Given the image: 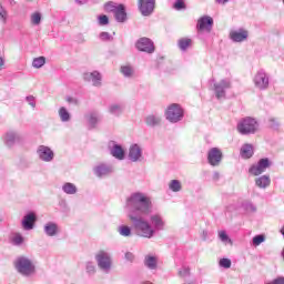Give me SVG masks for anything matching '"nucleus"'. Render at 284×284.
<instances>
[{"instance_id":"obj_1","label":"nucleus","mask_w":284,"mask_h":284,"mask_svg":"<svg viewBox=\"0 0 284 284\" xmlns=\"http://www.w3.org/2000/svg\"><path fill=\"white\" fill-rule=\"evenodd\" d=\"M125 207L133 227L135 225H148L144 216H150L152 212V199L148 194L143 192L132 193L126 199Z\"/></svg>"},{"instance_id":"obj_2","label":"nucleus","mask_w":284,"mask_h":284,"mask_svg":"<svg viewBox=\"0 0 284 284\" xmlns=\"http://www.w3.org/2000/svg\"><path fill=\"white\" fill-rule=\"evenodd\" d=\"M144 224H139L133 226V230L138 236H142V239H152L156 232H163L165 230V220L161 214L155 213L150 216V222L144 219Z\"/></svg>"},{"instance_id":"obj_3","label":"nucleus","mask_w":284,"mask_h":284,"mask_svg":"<svg viewBox=\"0 0 284 284\" xmlns=\"http://www.w3.org/2000/svg\"><path fill=\"white\" fill-rule=\"evenodd\" d=\"M14 265L16 270L19 272V274H22V276H32V274L36 272L34 264L26 256L18 257Z\"/></svg>"},{"instance_id":"obj_4","label":"nucleus","mask_w":284,"mask_h":284,"mask_svg":"<svg viewBox=\"0 0 284 284\" xmlns=\"http://www.w3.org/2000/svg\"><path fill=\"white\" fill-rule=\"evenodd\" d=\"M258 130V122L254 118H244L237 123L240 134H254Z\"/></svg>"},{"instance_id":"obj_5","label":"nucleus","mask_w":284,"mask_h":284,"mask_svg":"<svg viewBox=\"0 0 284 284\" xmlns=\"http://www.w3.org/2000/svg\"><path fill=\"white\" fill-rule=\"evenodd\" d=\"M232 88V81L230 79H222L220 82L213 80V90L215 98L221 100L225 99L227 90Z\"/></svg>"},{"instance_id":"obj_6","label":"nucleus","mask_w":284,"mask_h":284,"mask_svg":"<svg viewBox=\"0 0 284 284\" xmlns=\"http://www.w3.org/2000/svg\"><path fill=\"white\" fill-rule=\"evenodd\" d=\"M253 83L257 90H267L270 88V75L265 70L260 69L253 78Z\"/></svg>"},{"instance_id":"obj_7","label":"nucleus","mask_w":284,"mask_h":284,"mask_svg":"<svg viewBox=\"0 0 284 284\" xmlns=\"http://www.w3.org/2000/svg\"><path fill=\"white\" fill-rule=\"evenodd\" d=\"M166 119L171 123H179L183 119V109L179 104H172L166 110Z\"/></svg>"},{"instance_id":"obj_8","label":"nucleus","mask_w":284,"mask_h":284,"mask_svg":"<svg viewBox=\"0 0 284 284\" xmlns=\"http://www.w3.org/2000/svg\"><path fill=\"white\" fill-rule=\"evenodd\" d=\"M98 266L103 272H110V268L112 267V257H110V253L100 251L97 256Z\"/></svg>"},{"instance_id":"obj_9","label":"nucleus","mask_w":284,"mask_h":284,"mask_svg":"<svg viewBox=\"0 0 284 284\" xmlns=\"http://www.w3.org/2000/svg\"><path fill=\"white\" fill-rule=\"evenodd\" d=\"M156 0H139L138 8L142 17H150L154 12Z\"/></svg>"},{"instance_id":"obj_10","label":"nucleus","mask_w":284,"mask_h":284,"mask_svg":"<svg viewBox=\"0 0 284 284\" xmlns=\"http://www.w3.org/2000/svg\"><path fill=\"white\" fill-rule=\"evenodd\" d=\"M272 165V162H270V159L264 158L261 159L256 164H253L250 169L248 172L250 174H253V176H260V174H263L267 168Z\"/></svg>"},{"instance_id":"obj_11","label":"nucleus","mask_w":284,"mask_h":284,"mask_svg":"<svg viewBox=\"0 0 284 284\" xmlns=\"http://www.w3.org/2000/svg\"><path fill=\"white\" fill-rule=\"evenodd\" d=\"M221 161H223V152L219 148H212L207 152V162L216 168L221 165Z\"/></svg>"},{"instance_id":"obj_12","label":"nucleus","mask_w":284,"mask_h":284,"mask_svg":"<svg viewBox=\"0 0 284 284\" xmlns=\"http://www.w3.org/2000/svg\"><path fill=\"white\" fill-rule=\"evenodd\" d=\"M214 26V19L210 16H203L197 20V30L212 32V27Z\"/></svg>"},{"instance_id":"obj_13","label":"nucleus","mask_w":284,"mask_h":284,"mask_svg":"<svg viewBox=\"0 0 284 284\" xmlns=\"http://www.w3.org/2000/svg\"><path fill=\"white\" fill-rule=\"evenodd\" d=\"M37 152L39 159L45 163H50L54 159V152L49 146L40 145Z\"/></svg>"},{"instance_id":"obj_14","label":"nucleus","mask_w":284,"mask_h":284,"mask_svg":"<svg viewBox=\"0 0 284 284\" xmlns=\"http://www.w3.org/2000/svg\"><path fill=\"white\" fill-rule=\"evenodd\" d=\"M135 45L140 52H148L149 54L154 52V43L149 38H141Z\"/></svg>"},{"instance_id":"obj_15","label":"nucleus","mask_w":284,"mask_h":284,"mask_svg":"<svg viewBox=\"0 0 284 284\" xmlns=\"http://www.w3.org/2000/svg\"><path fill=\"white\" fill-rule=\"evenodd\" d=\"M84 81H88L89 83H92L95 88H99L101 85L102 77L99 71L93 72H87L84 73Z\"/></svg>"},{"instance_id":"obj_16","label":"nucleus","mask_w":284,"mask_h":284,"mask_svg":"<svg viewBox=\"0 0 284 284\" xmlns=\"http://www.w3.org/2000/svg\"><path fill=\"white\" fill-rule=\"evenodd\" d=\"M141 156H143V151L141 150V146H139V144L131 145L129 150V160L133 163H136V161L141 160Z\"/></svg>"},{"instance_id":"obj_17","label":"nucleus","mask_w":284,"mask_h":284,"mask_svg":"<svg viewBox=\"0 0 284 284\" xmlns=\"http://www.w3.org/2000/svg\"><path fill=\"white\" fill-rule=\"evenodd\" d=\"M34 223H37V214L28 213L22 220V227L27 231L34 230Z\"/></svg>"},{"instance_id":"obj_18","label":"nucleus","mask_w":284,"mask_h":284,"mask_svg":"<svg viewBox=\"0 0 284 284\" xmlns=\"http://www.w3.org/2000/svg\"><path fill=\"white\" fill-rule=\"evenodd\" d=\"M21 141V135L17 133V131H8L4 136L6 145L12 148L14 143H19Z\"/></svg>"},{"instance_id":"obj_19","label":"nucleus","mask_w":284,"mask_h":284,"mask_svg":"<svg viewBox=\"0 0 284 284\" xmlns=\"http://www.w3.org/2000/svg\"><path fill=\"white\" fill-rule=\"evenodd\" d=\"M230 37L235 43H241L242 41H245V39H247L248 33L245 29H240L231 31Z\"/></svg>"},{"instance_id":"obj_20","label":"nucleus","mask_w":284,"mask_h":284,"mask_svg":"<svg viewBox=\"0 0 284 284\" xmlns=\"http://www.w3.org/2000/svg\"><path fill=\"white\" fill-rule=\"evenodd\" d=\"M112 172H114V169L108 164H99L94 168L97 176H108V174H112Z\"/></svg>"},{"instance_id":"obj_21","label":"nucleus","mask_w":284,"mask_h":284,"mask_svg":"<svg viewBox=\"0 0 284 284\" xmlns=\"http://www.w3.org/2000/svg\"><path fill=\"white\" fill-rule=\"evenodd\" d=\"M44 234L47 236H57L59 234V224L55 222H48L44 224Z\"/></svg>"},{"instance_id":"obj_22","label":"nucleus","mask_w":284,"mask_h":284,"mask_svg":"<svg viewBox=\"0 0 284 284\" xmlns=\"http://www.w3.org/2000/svg\"><path fill=\"white\" fill-rule=\"evenodd\" d=\"M114 18L118 23H125V21H128V13L125 12V7L123 4H119Z\"/></svg>"},{"instance_id":"obj_23","label":"nucleus","mask_w":284,"mask_h":284,"mask_svg":"<svg viewBox=\"0 0 284 284\" xmlns=\"http://www.w3.org/2000/svg\"><path fill=\"white\" fill-rule=\"evenodd\" d=\"M240 156L242 159H252L254 156V146L252 144H243L240 150Z\"/></svg>"},{"instance_id":"obj_24","label":"nucleus","mask_w":284,"mask_h":284,"mask_svg":"<svg viewBox=\"0 0 284 284\" xmlns=\"http://www.w3.org/2000/svg\"><path fill=\"white\" fill-rule=\"evenodd\" d=\"M111 154L114 156V159H118V161H123V159H125V151L119 144L113 145L111 149Z\"/></svg>"},{"instance_id":"obj_25","label":"nucleus","mask_w":284,"mask_h":284,"mask_svg":"<svg viewBox=\"0 0 284 284\" xmlns=\"http://www.w3.org/2000/svg\"><path fill=\"white\" fill-rule=\"evenodd\" d=\"M271 183L272 180L270 179V175H262L255 180V185L262 190H265V187H270Z\"/></svg>"},{"instance_id":"obj_26","label":"nucleus","mask_w":284,"mask_h":284,"mask_svg":"<svg viewBox=\"0 0 284 284\" xmlns=\"http://www.w3.org/2000/svg\"><path fill=\"white\" fill-rule=\"evenodd\" d=\"M85 119L89 123V128H97V123L101 121V116L97 112H91L85 115Z\"/></svg>"},{"instance_id":"obj_27","label":"nucleus","mask_w":284,"mask_h":284,"mask_svg":"<svg viewBox=\"0 0 284 284\" xmlns=\"http://www.w3.org/2000/svg\"><path fill=\"white\" fill-rule=\"evenodd\" d=\"M123 104L113 103L109 106L110 114H113V116H120V114H123Z\"/></svg>"},{"instance_id":"obj_28","label":"nucleus","mask_w":284,"mask_h":284,"mask_svg":"<svg viewBox=\"0 0 284 284\" xmlns=\"http://www.w3.org/2000/svg\"><path fill=\"white\" fill-rule=\"evenodd\" d=\"M145 123L146 125H150V128H154V125H159L161 123V116L154 114L148 115L145 118Z\"/></svg>"},{"instance_id":"obj_29","label":"nucleus","mask_w":284,"mask_h":284,"mask_svg":"<svg viewBox=\"0 0 284 284\" xmlns=\"http://www.w3.org/2000/svg\"><path fill=\"white\" fill-rule=\"evenodd\" d=\"M178 45L182 52H185L190 45H192V39L190 38H182L178 41Z\"/></svg>"},{"instance_id":"obj_30","label":"nucleus","mask_w":284,"mask_h":284,"mask_svg":"<svg viewBox=\"0 0 284 284\" xmlns=\"http://www.w3.org/2000/svg\"><path fill=\"white\" fill-rule=\"evenodd\" d=\"M169 190H171V192H181V190H183V184H181V181L179 180H172L169 183Z\"/></svg>"},{"instance_id":"obj_31","label":"nucleus","mask_w":284,"mask_h":284,"mask_svg":"<svg viewBox=\"0 0 284 284\" xmlns=\"http://www.w3.org/2000/svg\"><path fill=\"white\" fill-rule=\"evenodd\" d=\"M144 265L149 267V270H156V258L151 255L145 256Z\"/></svg>"},{"instance_id":"obj_32","label":"nucleus","mask_w":284,"mask_h":284,"mask_svg":"<svg viewBox=\"0 0 284 284\" xmlns=\"http://www.w3.org/2000/svg\"><path fill=\"white\" fill-rule=\"evenodd\" d=\"M62 190L65 194H77V185L70 182L64 183Z\"/></svg>"},{"instance_id":"obj_33","label":"nucleus","mask_w":284,"mask_h":284,"mask_svg":"<svg viewBox=\"0 0 284 284\" xmlns=\"http://www.w3.org/2000/svg\"><path fill=\"white\" fill-rule=\"evenodd\" d=\"M118 232L120 234V236H132V227L128 226V225H120L118 227Z\"/></svg>"},{"instance_id":"obj_34","label":"nucleus","mask_w":284,"mask_h":284,"mask_svg":"<svg viewBox=\"0 0 284 284\" xmlns=\"http://www.w3.org/2000/svg\"><path fill=\"white\" fill-rule=\"evenodd\" d=\"M59 116L62 123H68L70 121V112L64 106L59 109Z\"/></svg>"},{"instance_id":"obj_35","label":"nucleus","mask_w":284,"mask_h":284,"mask_svg":"<svg viewBox=\"0 0 284 284\" xmlns=\"http://www.w3.org/2000/svg\"><path fill=\"white\" fill-rule=\"evenodd\" d=\"M219 239L225 245H227V244L232 245V240L230 239V236L227 235V233L225 231L219 232Z\"/></svg>"},{"instance_id":"obj_36","label":"nucleus","mask_w":284,"mask_h":284,"mask_svg":"<svg viewBox=\"0 0 284 284\" xmlns=\"http://www.w3.org/2000/svg\"><path fill=\"white\" fill-rule=\"evenodd\" d=\"M12 245H21L23 243V236L20 233H14L11 235Z\"/></svg>"},{"instance_id":"obj_37","label":"nucleus","mask_w":284,"mask_h":284,"mask_svg":"<svg viewBox=\"0 0 284 284\" xmlns=\"http://www.w3.org/2000/svg\"><path fill=\"white\" fill-rule=\"evenodd\" d=\"M32 65L37 69L43 68V65H45V58L44 57L34 58L32 61Z\"/></svg>"},{"instance_id":"obj_38","label":"nucleus","mask_w":284,"mask_h":284,"mask_svg":"<svg viewBox=\"0 0 284 284\" xmlns=\"http://www.w3.org/2000/svg\"><path fill=\"white\" fill-rule=\"evenodd\" d=\"M254 247H258L261 243H265V235H255L252 240Z\"/></svg>"},{"instance_id":"obj_39","label":"nucleus","mask_w":284,"mask_h":284,"mask_svg":"<svg viewBox=\"0 0 284 284\" xmlns=\"http://www.w3.org/2000/svg\"><path fill=\"white\" fill-rule=\"evenodd\" d=\"M121 72L123 77H132V74H134V69H132L130 65H123L121 67Z\"/></svg>"},{"instance_id":"obj_40","label":"nucleus","mask_w":284,"mask_h":284,"mask_svg":"<svg viewBox=\"0 0 284 284\" xmlns=\"http://www.w3.org/2000/svg\"><path fill=\"white\" fill-rule=\"evenodd\" d=\"M119 8V4H114V2H108L104 6V10L105 12H113V14L115 13L116 9Z\"/></svg>"},{"instance_id":"obj_41","label":"nucleus","mask_w":284,"mask_h":284,"mask_svg":"<svg viewBox=\"0 0 284 284\" xmlns=\"http://www.w3.org/2000/svg\"><path fill=\"white\" fill-rule=\"evenodd\" d=\"M220 267H224V270H230V267H232V261L230 258L220 260Z\"/></svg>"},{"instance_id":"obj_42","label":"nucleus","mask_w":284,"mask_h":284,"mask_svg":"<svg viewBox=\"0 0 284 284\" xmlns=\"http://www.w3.org/2000/svg\"><path fill=\"white\" fill-rule=\"evenodd\" d=\"M179 276H181L182 278H185L186 276H190V267L187 266H182L179 270Z\"/></svg>"},{"instance_id":"obj_43","label":"nucleus","mask_w":284,"mask_h":284,"mask_svg":"<svg viewBox=\"0 0 284 284\" xmlns=\"http://www.w3.org/2000/svg\"><path fill=\"white\" fill-rule=\"evenodd\" d=\"M98 22L99 26H108V23H110V19L108 18V16L102 14L98 17Z\"/></svg>"},{"instance_id":"obj_44","label":"nucleus","mask_w":284,"mask_h":284,"mask_svg":"<svg viewBox=\"0 0 284 284\" xmlns=\"http://www.w3.org/2000/svg\"><path fill=\"white\" fill-rule=\"evenodd\" d=\"M97 272V266H94V263L88 262L87 263V273L92 276Z\"/></svg>"},{"instance_id":"obj_45","label":"nucleus","mask_w":284,"mask_h":284,"mask_svg":"<svg viewBox=\"0 0 284 284\" xmlns=\"http://www.w3.org/2000/svg\"><path fill=\"white\" fill-rule=\"evenodd\" d=\"M0 21H2V23H6V21H8V11H6V9L1 7V4H0Z\"/></svg>"},{"instance_id":"obj_46","label":"nucleus","mask_w":284,"mask_h":284,"mask_svg":"<svg viewBox=\"0 0 284 284\" xmlns=\"http://www.w3.org/2000/svg\"><path fill=\"white\" fill-rule=\"evenodd\" d=\"M31 23H33V26H39V23H41V13H33L31 16Z\"/></svg>"},{"instance_id":"obj_47","label":"nucleus","mask_w":284,"mask_h":284,"mask_svg":"<svg viewBox=\"0 0 284 284\" xmlns=\"http://www.w3.org/2000/svg\"><path fill=\"white\" fill-rule=\"evenodd\" d=\"M173 8L174 10H185V2L183 0H176Z\"/></svg>"},{"instance_id":"obj_48","label":"nucleus","mask_w":284,"mask_h":284,"mask_svg":"<svg viewBox=\"0 0 284 284\" xmlns=\"http://www.w3.org/2000/svg\"><path fill=\"white\" fill-rule=\"evenodd\" d=\"M243 207L246 212H254L256 210V206L251 202L243 203Z\"/></svg>"},{"instance_id":"obj_49","label":"nucleus","mask_w":284,"mask_h":284,"mask_svg":"<svg viewBox=\"0 0 284 284\" xmlns=\"http://www.w3.org/2000/svg\"><path fill=\"white\" fill-rule=\"evenodd\" d=\"M26 101L31 105V108H37V99L33 95H28Z\"/></svg>"},{"instance_id":"obj_50","label":"nucleus","mask_w":284,"mask_h":284,"mask_svg":"<svg viewBox=\"0 0 284 284\" xmlns=\"http://www.w3.org/2000/svg\"><path fill=\"white\" fill-rule=\"evenodd\" d=\"M99 37L101 41H110V39H112V36H110L109 32H101Z\"/></svg>"},{"instance_id":"obj_51","label":"nucleus","mask_w":284,"mask_h":284,"mask_svg":"<svg viewBox=\"0 0 284 284\" xmlns=\"http://www.w3.org/2000/svg\"><path fill=\"white\" fill-rule=\"evenodd\" d=\"M270 125L273 130H277L278 129V121L274 118H271L270 120Z\"/></svg>"},{"instance_id":"obj_52","label":"nucleus","mask_w":284,"mask_h":284,"mask_svg":"<svg viewBox=\"0 0 284 284\" xmlns=\"http://www.w3.org/2000/svg\"><path fill=\"white\" fill-rule=\"evenodd\" d=\"M125 258H126V261H134V254H132L130 252H126L125 253Z\"/></svg>"},{"instance_id":"obj_53","label":"nucleus","mask_w":284,"mask_h":284,"mask_svg":"<svg viewBox=\"0 0 284 284\" xmlns=\"http://www.w3.org/2000/svg\"><path fill=\"white\" fill-rule=\"evenodd\" d=\"M221 179V174L219 172L213 173V181H219Z\"/></svg>"},{"instance_id":"obj_54","label":"nucleus","mask_w":284,"mask_h":284,"mask_svg":"<svg viewBox=\"0 0 284 284\" xmlns=\"http://www.w3.org/2000/svg\"><path fill=\"white\" fill-rule=\"evenodd\" d=\"M74 1H75V3H79V6H83V4L88 3V1H90V0H74Z\"/></svg>"},{"instance_id":"obj_55","label":"nucleus","mask_w":284,"mask_h":284,"mask_svg":"<svg viewBox=\"0 0 284 284\" xmlns=\"http://www.w3.org/2000/svg\"><path fill=\"white\" fill-rule=\"evenodd\" d=\"M3 65H6V60L0 57V70H3Z\"/></svg>"},{"instance_id":"obj_56","label":"nucleus","mask_w":284,"mask_h":284,"mask_svg":"<svg viewBox=\"0 0 284 284\" xmlns=\"http://www.w3.org/2000/svg\"><path fill=\"white\" fill-rule=\"evenodd\" d=\"M216 1V3H227V1H230V0H215Z\"/></svg>"},{"instance_id":"obj_57","label":"nucleus","mask_w":284,"mask_h":284,"mask_svg":"<svg viewBox=\"0 0 284 284\" xmlns=\"http://www.w3.org/2000/svg\"><path fill=\"white\" fill-rule=\"evenodd\" d=\"M203 239L205 241V239H207V231H203Z\"/></svg>"},{"instance_id":"obj_58","label":"nucleus","mask_w":284,"mask_h":284,"mask_svg":"<svg viewBox=\"0 0 284 284\" xmlns=\"http://www.w3.org/2000/svg\"><path fill=\"white\" fill-rule=\"evenodd\" d=\"M67 101H68V103L74 102V100L72 98H67Z\"/></svg>"}]
</instances>
